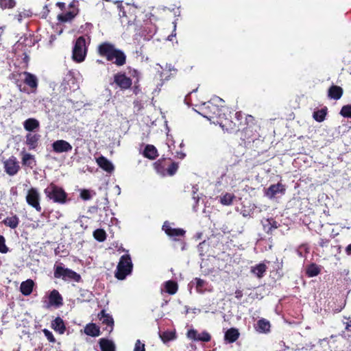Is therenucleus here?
<instances>
[{"label": "nucleus", "mask_w": 351, "mask_h": 351, "mask_svg": "<svg viewBox=\"0 0 351 351\" xmlns=\"http://www.w3.org/2000/svg\"><path fill=\"white\" fill-rule=\"evenodd\" d=\"M99 53L104 56L108 61L112 62L116 65L121 66L125 64L126 56L125 53L114 47L109 43H104L99 46Z\"/></svg>", "instance_id": "nucleus-1"}, {"label": "nucleus", "mask_w": 351, "mask_h": 351, "mask_svg": "<svg viewBox=\"0 0 351 351\" xmlns=\"http://www.w3.org/2000/svg\"><path fill=\"white\" fill-rule=\"evenodd\" d=\"M223 102V100L218 97H213L210 101L202 104L200 108L201 114L209 120L215 117H222L224 115V109L221 104Z\"/></svg>", "instance_id": "nucleus-2"}, {"label": "nucleus", "mask_w": 351, "mask_h": 351, "mask_svg": "<svg viewBox=\"0 0 351 351\" xmlns=\"http://www.w3.org/2000/svg\"><path fill=\"white\" fill-rule=\"evenodd\" d=\"M133 265L129 254L123 255L117 267L115 277L119 280H124L132 271Z\"/></svg>", "instance_id": "nucleus-3"}, {"label": "nucleus", "mask_w": 351, "mask_h": 351, "mask_svg": "<svg viewBox=\"0 0 351 351\" xmlns=\"http://www.w3.org/2000/svg\"><path fill=\"white\" fill-rule=\"evenodd\" d=\"M46 196L56 203L64 204L67 195L64 189L51 183L44 191Z\"/></svg>", "instance_id": "nucleus-4"}, {"label": "nucleus", "mask_w": 351, "mask_h": 351, "mask_svg": "<svg viewBox=\"0 0 351 351\" xmlns=\"http://www.w3.org/2000/svg\"><path fill=\"white\" fill-rule=\"evenodd\" d=\"M86 40L84 36H80L76 40L73 49V60L76 62H83L86 56Z\"/></svg>", "instance_id": "nucleus-5"}, {"label": "nucleus", "mask_w": 351, "mask_h": 351, "mask_svg": "<svg viewBox=\"0 0 351 351\" xmlns=\"http://www.w3.org/2000/svg\"><path fill=\"white\" fill-rule=\"evenodd\" d=\"M54 276L57 278H62L64 280H74L78 282L80 280V276L75 271L65 268L62 264L55 266Z\"/></svg>", "instance_id": "nucleus-6"}, {"label": "nucleus", "mask_w": 351, "mask_h": 351, "mask_svg": "<svg viewBox=\"0 0 351 351\" xmlns=\"http://www.w3.org/2000/svg\"><path fill=\"white\" fill-rule=\"evenodd\" d=\"M43 302L45 308L51 306L58 307L62 304V298L59 292L54 289L43 299Z\"/></svg>", "instance_id": "nucleus-7"}, {"label": "nucleus", "mask_w": 351, "mask_h": 351, "mask_svg": "<svg viewBox=\"0 0 351 351\" xmlns=\"http://www.w3.org/2000/svg\"><path fill=\"white\" fill-rule=\"evenodd\" d=\"M27 203L36 209V211L40 212L42 208L40 206V195L37 189L31 188L28 190L26 195Z\"/></svg>", "instance_id": "nucleus-8"}, {"label": "nucleus", "mask_w": 351, "mask_h": 351, "mask_svg": "<svg viewBox=\"0 0 351 351\" xmlns=\"http://www.w3.org/2000/svg\"><path fill=\"white\" fill-rule=\"evenodd\" d=\"M286 187L281 183L271 185L265 191V195L269 199H274L283 195L285 193Z\"/></svg>", "instance_id": "nucleus-9"}, {"label": "nucleus", "mask_w": 351, "mask_h": 351, "mask_svg": "<svg viewBox=\"0 0 351 351\" xmlns=\"http://www.w3.org/2000/svg\"><path fill=\"white\" fill-rule=\"evenodd\" d=\"M19 164L17 159L14 156L10 157L4 162L5 171L10 176H14L17 173L19 170Z\"/></svg>", "instance_id": "nucleus-10"}, {"label": "nucleus", "mask_w": 351, "mask_h": 351, "mask_svg": "<svg viewBox=\"0 0 351 351\" xmlns=\"http://www.w3.org/2000/svg\"><path fill=\"white\" fill-rule=\"evenodd\" d=\"M53 151L57 154L69 152L72 150V145L64 140H57L52 143Z\"/></svg>", "instance_id": "nucleus-11"}, {"label": "nucleus", "mask_w": 351, "mask_h": 351, "mask_svg": "<svg viewBox=\"0 0 351 351\" xmlns=\"http://www.w3.org/2000/svg\"><path fill=\"white\" fill-rule=\"evenodd\" d=\"M187 337L193 341H201L208 342L210 340V335L206 331L198 332L195 329H191L187 332Z\"/></svg>", "instance_id": "nucleus-12"}, {"label": "nucleus", "mask_w": 351, "mask_h": 351, "mask_svg": "<svg viewBox=\"0 0 351 351\" xmlns=\"http://www.w3.org/2000/svg\"><path fill=\"white\" fill-rule=\"evenodd\" d=\"M162 230L168 236L174 238L175 240H177V237H184L186 232L185 230L182 228H173L171 227L168 222H165Z\"/></svg>", "instance_id": "nucleus-13"}, {"label": "nucleus", "mask_w": 351, "mask_h": 351, "mask_svg": "<svg viewBox=\"0 0 351 351\" xmlns=\"http://www.w3.org/2000/svg\"><path fill=\"white\" fill-rule=\"evenodd\" d=\"M114 82L122 89H128L132 85L131 79L122 73L114 75Z\"/></svg>", "instance_id": "nucleus-14"}, {"label": "nucleus", "mask_w": 351, "mask_h": 351, "mask_svg": "<svg viewBox=\"0 0 351 351\" xmlns=\"http://www.w3.org/2000/svg\"><path fill=\"white\" fill-rule=\"evenodd\" d=\"M195 289L199 293H204L206 291L210 292L213 290L212 286L206 281L196 278H195Z\"/></svg>", "instance_id": "nucleus-15"}, {"label": "nucleus", "mask_w": 351, "mask_h": 351, "mask_svg": "<svg viewBox=\"0 0 351 351\" xmlns=\"http://www.w3.org/2000/svg\"><path fill=\"white\" fill-rule=\"evenodd\" d=\"M98 317L102 324L106 325V330L111 332L113 328L114 320L109 314L106 313L105 311H101L98 315Z\"/></svg>", "instance_id": "nucleus-16"}, {"label": "nucleus", "mask_w": 351, "mask_h": 351, "mask_svg": "<svg viewBox=\"0 0 351 351\" xmlns=\"http://www.w3.org/2000/svg\"><path fill=\"white\" fill-rule=\"evenodd\" d=\"M96 161L99 167L108 173H112L114 169L113 164L103 156L97 158Z\"/></svg>", "instance_id": "nucleus-17"}, {"label": "nucleus", "mask_w": 351, "mask_h": 351, "mask_svg": "<svg viewBox=\"0 0 351 351\" xmlns=\"http://www.w3.org/2000/svg\"><path fill=\"white\" fill-rule=\"evenodd\" d=\"M267 269V265L263 263H261L256 265L252 266L250 267V272L257 278H261L264 276Z\"/></svg>", "instance_id": "nucleus-18"}, {"label": "nucleus", "mask_w": 351, "mask_h": 351, "mask_svg": "<svg viewBox=\"0 0 351 351\" xmlns=\"http://www.w3.org/2000/svg\"><path fill=\"white\" fill-rule=\"evenodd\" d=\"M239 335L238 329L231 328L226 332L224 339L228 343H234L239 339Z\"/></svg>", "instance_id": "nucleus-19"}, {"label": "nucleus", "mask_w": 351, "mask_h": 351, "mask_svg": "<svg viewBox=\"0 0 351 351\" xmlns=\"http://www.w3.org/2000/svg\"><path fill=\"white\" fill-rule=\"evenodd\" d=\"M23 127L25 130L32 132L39 128V121L34 118H29L23 122Z\"/></svg>", "instance_id": "nucleus-20"}, {"label": "nucleus", "mask_w": 351, "mask_h": 351, "mask_svg": "<svg viewBox=\"0 0 351 351\" xmlns=\"http://www.w3.org/2000/svg\"><path fill=\"white\" fill-rule=\"evenodd\" d=\"M84 333L91 337H98L100 335V329L95 324H88L84 328Z\"/></svg>", "instance_id": "nucleus-21"}, {"label": "nucleus", "mask_w": 351, "mask_h": 351, "mask_svg": "<svg viewBox=\"0 0 351 351\" xmlns=\"http://www.w3.org/2000/svg\"><path fill=\"white\" fill-rule=\"evenodd\" d=\"M270 323L268 320L265 319H261L257 322L256 324V330L261 333H267L270 331Z\"/></svg>", "instance_id": "nucleus-22"}, {"label": "nucleus", "mask_w": 351, "mask_h": 351, "mask_svg": "<svg viewBox=\"0 0 351 351\" xmlns=\"http://www.w3.org/2000/svg\"><path fill=\"white\" fill-rule=\"evenodd\" d=\"M51 328L60 334H63L65 332L66 327L64 321L60 317H58L51 322Z\"/></svg>", "instance_id": "nucleus-23"}, {"label": "nucleus", "mask_w": 351, "mask_h": 351, "mask_svg": "<svg viewBox=\"0 0 351 351\" xmlns=\"http://www.w3.org/2000/svg\"><path fill=\"white\" fill-rule=\"evenodd\" d=\"M34 281L32 280H27L21 284L20 289L24 295H29L32 293L34 287Z\"/></svg>", "instance_id": "nucleus-24"}, {"label": "nucleus", "mask_w": 351, "mask_h": 351, "mask_svg": "<svg viewBox=\"0 0 351 351\" xmlns=\"http://www.w3.org/2000/svg\"><path fill=\"white\" fill-rule=\"evenodd\" d=\"M262 223L264 230L267 233L271 232L273 229H276L278 226V223L273 218L263 219Z\"/></svg>", "instance_id": "nucleus-25"}, {"label": "nucleus", "mask_w": 351, "mask_h": 351, "mask_svg": "<svg viewBox=\"0 0 351 351\" xmlns=\"http://www.w3.org/2000/svg\"><path fill=\"white\" fill-rule=\"evenodd\" d=\"M38 140L39 135L29 133L26 135L25 143L29 149H34L37 147Z\"/></svg>", "instance_id": "nucleus-26"}, {"label": "nucleus", "mask_w": 351, "mask_h": 351, "mask_svg": "<svg viewBox=\"0 0 351 351\" xmlns=\"http://www.w3.org/2000/svg\"><path fill=\"white\" fill-rule=\"evenodd\" d=\"M23 74L25 76L24 80L25 83L32 88H36L38 86L37 77L34 75L28 72H24Z\"/></svg>", "instance_id": "nucleus-27"}, {"label": "nucleus", "mask_w": 351, "mask_h": 351, "mask_svg": "<svg viewBox=\"0 0 351 351\" xmlns=\"http://www.w3.org/2000/svg\"><path fill=\"white\" fill-rule=\"evenodd\" d=\"M143 155L150 160H154L158 156V151L154 145H147L144 149Z\"/></svg>", "instance_id": "nucleus-28"}, {"label": "nucleus", "mask_w": 351, "mask_h": 351, "mask_svg": "<svg viewBox=\"0 0 351 351\" xmlns=\"http://www.w3.org/2000/svg\"><path fill=\"white\" fill-rule=\"evenodd\" d=\"M99 346L101 351H115V346L114 343L104 338L99 340Z\"/></svg>", "instance_id": "nucleus-29"}, {"label": "nucleus", "mask_w": 351, "mask_h": 351, "mask_svg": "<svg viewBox=\"0 0 351 351\" xmlns=\"http://www.w3.org/2000/svg\"><path fill=\"white\" fill-rule=\"evenodd\" d=\"M23 155L22 162L23 165L33 168L36 165V160L34 156L28 153H21Z\"/></svg>", "instance_id": "nucleus-30"}, {"label": "nucleus", "mask_w": 351, "mask_h": 351, "mask_svg": "<svg viewBox=\"0 0 351 351\" xmlns=\"http://www.w3.org/2000/svg\"><path fill=\"white\" fill-rule=\"evenodd\" d=\"M343 94V89L340 86H332L328 90V96L334 99H339Z\"/></svg>", "instance_id": "nucleus-31"}, {"label": "nucleus", "mask_w": 351, "mask_h": 351, "mask_svg": "<svg viewBox=\"0 0 351 351\" xmlns=\"http://www.w3.org/2000/svg\"><path fill=\"white\" fill-rule=\"evenodd\" d=\"M3 223L12 229L16 228L19 223V219L16 215L6 217Z\"/></svg>", "instance_id": "nucleus-32"}, {"label": "nucleus", "mask_w": 351, "mask_h": 351, "mask_svg": "<svg viewBox=\"0 0 351 351\" xmlns=\"http://www.w3.org/2000/svg\"><path fill=\"white\" fill-rule=\"evenodd\" d=\"M321 271V268L319 266L315 263H312L309 265L306 269V275L308 277H314L317 276Z\"/></svg>", "instance_id": "nucleus-33"}, {"label": "nucleus", "mask_w": 351, "mask_h": 351, "mask_svg": "<svg viewBox=\"0 0 351 351\" xmlns=\"http://www.w3.org/2000/svg\"><path fill=\"white\" fill-rule=\"evenodd\" d=\"M160 337L164 343L174 340L176 338V332L167 330L160 333Z\"/></svg>", "instance_id": "nucleus-34"}, {"label": "nucleus", "mask_w": 351, "mask_h": 351, "mask_svg": "<svg viewBox=\"0 0 351 351\" xmlns=\"http://www.w3.org/2000/svg\"><path fill=\"white\" fill-rule=\"evenodd\" d=\"M165 291L169 294H175L178 290V285L172 280L167 281L165 284Z\"/></svg>", "instance_id": "nucleus-35"}, {"label": "nucleus", "mask_w": 351, "mask_h": 351, "mask_svg": "<svg viewBox=\"0 0 351 351\" xmlns=\"http://www.w3.org/2000/svg\"><path fill=\"white\" fill-rule=\"evenodd\" d=\"M234 195L231 193H226L220 197V202L223 205L228 206L232 203Z\"/></svg>", "instance_id": "nucleus-36"}, {"label": "nucleus", "mask_w": 351, "mask_h": 351, "mask_svg": "<svg viewBox=\"0 0 351 351\" xmlns=\"http://www.w3.org/2000/svg\"><path fill=\"white\" fill-rule=\"evenodd\" d=\"M326 115V109L322 108L321 110L315 111L313 112V118L318 122H322L325 119Z\"/></svg>", "instance_id": "nucleus-37"}, {"label": "nucleus", "mask_w": 351, "mask_h": 351, "mask_svg": "<svg viewBox=\"0 0 351 351\" xmlns=\"http://www.w3.org/2000/svg\"><path fill=\"white\" fill-rule=\"evenodd\" d=\"M94 238L98 241L102 242L106 238V232L103 229H97L93 232Z\"/></svg>", "instance_id": "nucleus-38"}, {"label": "nucleus", "mask_w": 351, "mask_h": 351, "mask_svg": "<svg viewBox=\"0 0 351 351\" xmlns=\"http://www.w3.org/2000/svg\"><path fill=\"white\" fill-rule=\"evenodd\" d=\"M15 5L16 2L14 0H0V7L2 9L12 8Z\"/></svg>", "instance_id": "nucleus-39"}, {"label": "nucleus", "mask_w": 351, "mask_h": 351, "mask_svg": "<svg viewBox=\"0 0 351 351\" xmlns=\"http://www.w3.org/2000/svg\"><path fill=\"white\" fill-rule=\"evenodd\" d=\"M340 114L344 117L351 118V105L343 106Z\"/></svg>", "instance_id": "nucleus-40"}, {"label": "nucleus", "mask_w": 351, "mask_h": 351, "mask_svg": "<svg viewBox=\"0 0 351 351\" xmlns=\"http://www.w3.org/2000/svg\"><path fill=\"white\" fill-rule=\"evenodd\" d=\"M43 332L45 336L46 337V338L47 339V340L49 342H51V343H55L56 342V339L53 337V333L50 330L45 328V329L43 330Z\"/></svg>", "instance_id": "nucleus-41"}, {"label": "nucleus", "mask_w": 351, "mask_h": 351, "mask_svg": "<svg viewBox=\"0 0 351 351\" xmlns=\"http://www.w3.org/2000/svg\"><path fill=\"white\" fill-rule=\"evenodd\" d=\"M8 252V248L5 245V240L3 236H0V252L5 254Z\"/></svg>", "instance_id": "nucleus-42"}, {"label": "nucleus", "mask_w": 351, "mask_h": 351, "mask_svg": "<svg viewBox=\"0 0 351 351\" xmlns=\"http://www.w3.org/2000/svg\"><path fill=\"white\" fill-rule=\"evenodd\" d=\"M178 168V165L177 163L173 162L171 163L169 167L167 168V173L169 176H173L176 173Z\"/></svg>", "instance_id": "nucleus-43"}, {"label": "nucleus", "mask_w": 351, "mask_h": 351, "mask_svg": "<svg viewBox=\"0 0 351 351\" xmlns=\"http://www.w3.org/2000/svg\"><path fill=\"white\" fill-rule=\"evenodd\" d=\"M80 197L84 200H88L91 199L92 194L91 192L86 189H83L80 192Z\"/></svg>", "instance_id": "nucleus-44"}, {"label": "nucleus", "mask_w": 351, "mask_h": 351, "mask_svg": "<svg viewBox=\"0 0 351 351\" xmlns=\"http://www.w3.org/2000/svg\"><path fill=\"white\" fill-rule=\"evenodd\" d=\"M134 351H145V344L140 340H137L135 343Z\"/></svg>", "instance_id": "nucleus-45"}, {"label": "nucleus", "mask_w": 351, "mask_h": 351, "mask_svg": "<svg viewBox=\"0 0 351 351\" xmlns=\"http://www.w3.org/2000/svg\"><path fill=\"white\" fill-rule=\"evenodd\" d=\"M154 167L158 173H159L163 176L165 175V173L162 171L163 167L162 165V162H160V161L156 162L154 163Z\"/></svg>", "instance_id": "nucleus-46"}, {"label": "nucleus", "mask_w": 351, "mask_h": 351, "mask_svg": "<svg viewBox=\"0 0 351 351\" xmlns=\"http://www.w3.org/2000/svg\"><path fill=\"white\" fill-rule=\"evenodd\" d=\"M28 16H29V13H28V12H21V13H19V14L16 16V18H17V20H18L19 22H21L23 17H28Z\"/></svg>", "instance_id": "nucleus-47"}, {"label": "nucleus", "mask_w": 351, "mask_h": 351, "mask_svg": "<svg viewBox=\"0 0 351 351\" xmlns=\"http://www.w3.org/2000/svg\"><path fill=\"white\" fill-rule=\"evenodd\" d=\"M345 252L347 255L350 256L351 255V243L349 244L345 249Z\"/></svg>", "instance_id": "nucleus-48"}, {"label": "nucleus", "mask_w": 351, "mask_h": 351, "mask_svg": "<svg viewBox=\"0 0 351 351\" xmlns=\"http://www.w3.org/2000/svg\"><path fill=\"white\" fill-rule=\"evenodd\" d=\"M346 330L348 331H351V319L346 322Z\"/></svg>", "instance_id": "nucleus-49"}, {"label": "nucleus", "mask_w": 351, "mask_h": 351, "mask_svg": "<svg viewBox=\"0 0 351 351\" xmlns=\"http://www.w3.org/2000/svg\"><path fill=\"white\" fill-rule=\"evenodd\" d=\"M176 156L179 158L182 159L184 158L185 154H184L183 152H177Z\"/></svg>", "instance_id": "nucleus-50"}, {"label": "nucleus", "mask_w": 351, "mask_h": 351, "mask_svg": "<svg viewBox=\"0 0 351 351\" xmlns=\"http://www.w3.org/2000/svg\"><path fill=\"white\" fill-rule=\"evenodd\" d=\"M138 71L135 69H133L131 72V75H132L133 76H136L138 77Z\"/></svg>", "instance_id": "nucleus-51"}, {"label": "nucleus", "mask_w": 351, "mask_h": 351, "mask_svg": "<svg viewBox=\"0 0 351 351\" xmlns=\"http://www.w3.org/2000/svg\"><path fill=\"white\" fill-rule=\"evenodd\" d=\"M279 344L280 347L284 348V350L288 348V347L285 346V343L283 341L280 342Z\"/></svg>", "instance_id": "nucleus-52"}, {"label": "nucleus", "mask_w": 351, "mask_h": 351, "mask_svg": "<svg viewBox=\"0 0 351 351\" xmlns=\"http://www.w3.org/2000/svg\"><path fill=\"white\" fill-rule=\"evenodd\" d=\"M41 226H43V224L40 226V225L38 223V222H36V224L33 223V227H34V228H39V227H41Z\"/></svg>", "instance_id": "nucleus-53"}, {"label": "nucleus", "mask_w": 351, "mask_h": 351, "mask_svg": "<svg viewBox=\"0 0 351 351\" xmlns=\"http://www.w3.org/2000/svg\"><path fill=\"white\" fill-rule=\"evenodd\" d=\"M57 5L59 6L60 8H62L64 7V3H60V2H58L57 3Z\"/></svg>", "instance_id": "nucleus-54"}, {"label": "nucleus", "mask_w": 351, "mask_h": 351, "mask_svg": "<svg viewBox=\"0 0 351 351\" xmlns=\"http://www.w3.org/2000/svg\"><path fill=\"white\" fill-rule=\"evenodd\" d=\"M236 295H236V297H237V298H240V297L241 296V291H237V292H236Z\"/></svg>", "instance_id": "nucleus-55"}, {"label": "nucleus", "mask_w": 351, "mask_h": 351, "mask_svg": "<svg viewBox=\"0 0 351 351\" xmlns=\"http://www.w3.org/2000/svg\"><path fill=\"white\" fill-rule=\"evenodd\" d=\"M173 35H171V36H169V40H171V37L173 36Z\"/></svg>", "instance_id": "nucleus-56"}, {"label": "nucleus", "mask_w": 351, "mask_h": 351, "mask_svg": "<svg viewBox=\"0 0 351 351\" xmlns=\"http://www.w3.org/2000/svg\"><path fill=\"white\" fill-rule=\"evenodd\" d=\"M160 77H162V73H160Z\"/></svg>", "instance_id": "nucleus-57"}, {"label": "nucleus", "mask_w": 351, "mask_h": 351, "mask_svg": "<svg viewBox=\"0 0 351 351\" xmlns=\"http://www.w3.org/2000/svg\"><path fill=\"white\" fill-rule=\"evenodd\" d=\"M69 77H70L73 81L74 80L71 75H69Z\"/></svg>", "instance_id": "nucleus-58"}]
</instances>
